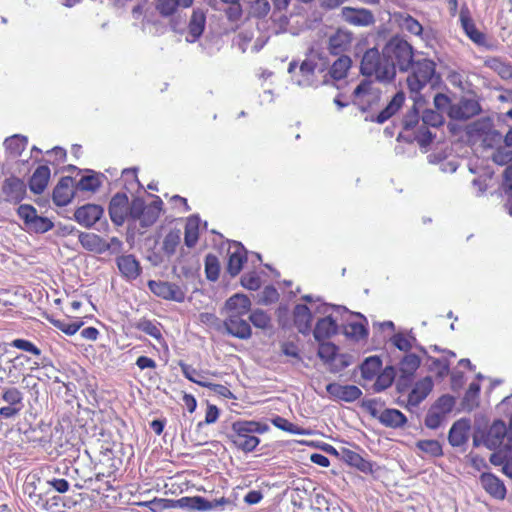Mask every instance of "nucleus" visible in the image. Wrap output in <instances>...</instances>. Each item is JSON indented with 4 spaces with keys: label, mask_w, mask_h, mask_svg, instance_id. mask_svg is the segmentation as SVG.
Instances as JSON below:
<instances>
[{
    "label": "nucleus",
    "mask_w": 512,
    "mask_h": 512,
    "mask_svg": "<svg viewBox=\"0 0 512 512\" xmlns=\"http://www.w3.org/2000/svg\"><path fill=\"white\" fill-rule=\"evenodd\" d=\"M227 504H230V500L225 497L209 501L201 496H185L177 500L155 498L143 503L144 506L148 507L153 512H160L172 507L197 511L223 510L222 507Z\"/></svg>",
    "instance_id": "1"
},
{
    "label": "nucleus",
    "mask_w": 512,
    "mask_h": 512,
    "mask_svg": "<svg viewBox=\"0 0 512 512\" xmlns=\"http://www.w3.org/2000/svg\"><path fill=\"white\" fill-rule=\"evenodd\" d=\"M473 445L485 446L489 450L502 448L505 453L512 451V432H508L502 420H495L489 427H476L473 434Z\"/></svg>",
    "instance_id": "2"
},
{
    "label": "nucleus",
    "mask_w": 512,
    "mask_h": 512,
    "mask_svg": "<svg viewBox=\"0 0 512 512\" xmlns=\"http://www.w3.org/2000/svg\"><path fill=\"white\" fill-rule=\"evenodd\" d=\"M409 70L411 72L406 82L413 94L418 95L427 86L434 88L441 81V75L436 71V63L426 57L417 55Z\"/></svg>",
    "instance_id": "3"
},
{
    "label": "nucleus",
    "mask_w": 512,
    "mask_h": 512,
    "mask_svg": "<svg viewBox=\"0 0 512 512\" xmlns=\"http://www.w3.org/2000/svg\"><path fill=\"white\" fill-rule=\"evenodd\" d=\"M232 432L228 435L231 442L243 452L249 453L256 449L260 439L255 434H263L269 430L265 423L239 420L232 423Z\"/></svg>",
    "instance_id": "4"
},
{
    "label": "nucleus",
    "mask_w": 512,
    "mask_h": 512,
    "mask_svg": "<svg viewBox=\"0 0 512 512\" xmlns=\"http://www.w3.org/2000/svg\"><path fill=\"white\" fill-rule=\"evenodd\" d=\"M360 71L363 75L374 76L381 82H390L395 78L392 62L384 57V48L381 53L377 48L368 49L362 57Z\"/></svg>",
    "instance_id": "5"
},
{
    "label": "nucleus",
    "mask_w": 512,
    "mask_h": 512,
    "mask_svg": "<svg viewBox=\"0 0 512 512\" xmlns=\"http://www.w3.org/2000/svg\"><path fill=\"white\" fill-rule=\"evenodd\" d=\"M326 57L318 51H312L307 58L301 63L297 71V63L292 61L288 66V73L294 84L300 87H312L318 85L316 71H323V67L318 66V61L324 60Z\"/></svg>",
    "instance_id": "6"
},
{
    "label": "nucleus",
    "mask_w": 512,
    "mask_h": 512,
    "mask_svg": "<svg viewBox=\"0 0 512 512\" xmlns=\"http://www.w3.org/2000/svg\"><path fill=\"white\" fill-rule=\"evenodd\" d=\"M384 57L392 62L395 72L397 69L400 72H408L416 59L413 47L400 37H392L384 45Z\"/></svg>",
    "instance_id": "7"
},
{
    "label": "nucleus",
    "mask_w": 512,
    "mask_h": 512,
    "mask_svg": "<svg viewBox=\"0 0 512 512\" xmlns=\"http://www.w3.org/2000/svg\"><path fill=\"white\" fill-rule=\"evenodd\" d=\"M363 407L385 427L398 429L407 423V417L401 411L394 408L379 409L374 399L365 401Z\"/></svg>",
    "instance_id": "8"
},
{
    "label": "nucleus",
    "mask_w": 512,
    "mask_h": 512,
    "mask_svg": "<svg viewBox=\"0 0 512 512\" xmlns=\"http://www.w3.org/2000/svg\"><path fill=\"white\" fill-rule=\"evenodd\" d=\"M17 214L23 220L26 229L34 233H45L54 226L53 222L37 214V210L29 204H22L17 209Z\"/></svg>",
    "instance_id": "9"
},
{
    "label": "nucleus",
    "mask_w": 512,
    "mask_h": 512,
    "mask_svg": "<svg viewBox=\"0 0 512 512\" xmlns=\"http://www.w3.org/2000/svg\"><path fill=\"white\" fill-rule=\"evenodd\" d=\"M148 287L154 295L164 300L181 303L186 297L185 289L176 283L150 280Z\"/></svg>",
    "instance_id": "10"
},
{
    "label": "nucleus",
    "mask_w": 512,
    "mask_h": 512,
    "mask_svg": "<svg viewBox=\"0 0 512 512\" xmlns=\"http://www.w3.org/2000/svg\"><path fill=\"white\" fill-rule=\"evenodd\" d=\"M331 309L333 307L328 304H322L316 308L317 312L327 314L324 318L317 321L313 331L314 338L318 342L328 339L337 333L338 326L336 320L328 314Z\"/></svg>",
    "instance_id": "11"
},
{
    "label": "nucleus",
    "mask_w": 512,
    "mask_h": 512,
    "mask_svg": "<svg viewBox=\"0 0 512 512\" xmlns=\"http://www.w3.org/2000/svg\"><path fill=\"white\" fill-rule=\"evenodd\" d=\"M353 40L354 34L350 30L338 28L328 37L327 49L331 55H345L344 53L350 50Z\"/></svg>",
    "instance_id": "12"
},
{
    "label": "nucleus",
    "mask_w": 512,
    "mask_h": 512,
    "mask_svg": "<svg viewBox=\"0 0 512 512\" xmlns=\"http://www.w3.org/2000/svg\"><path fill=\"white\" fill-rule=\"evenodd\" d=\"M340 16L343 21L353 26L367 27L375 23V17L372 11L366 8L346 6L341 9Z\"/></svg>",
    "instance_id": "13"
},
{
    "label": "nucleus",
    "mask_w": 512,
    "mask_h": 512,
    "mask_svg": "<svg viewBox=\"0 0 512 512\" xmlns=\"http://www.w3.org/2000/svg\"><path fill=\"white\" fill-rule=\"evenodd\" d=\"M480 103L475 98L462 97L450 110V118L458 121L468 120L481 112Z\"/></svg>",
    "instance_id": "14"
},
{
    "label": "nucleus",
    "mask_w": 512,
    "mask_h": 512,
    "mask_svg": "<svg viewBox=\"0 0 512 512\" xmlns=\"http://www.w3.org/2000/svg\"><path fill=\"white\" fill-rule=\"evenodd\" d=\"M245 316L226 315L224 328L226 332L238 339L247 340L252 336V329Z\"/></svg>",
    "instance_id": "15"
},
{
    "label": "nucleus",
    "mask_w": 512,
    "mask_h": 512,
    "mask_svg": "<svg viewBox=\"0 0 512 512\" xmlns=\"http://www.w3.org/2000/svg\"><path fill=\"white\" fill-rule=\"evenodd\" d=\"M2 193L5 196V201L18 204L26 196V185L21 179L12 176L4 180Z\"/></svg>",
    "instance_id": "16"
},
{
    "label": "nucleus",
    "mask_w": 512,
    "mask_h": 512,
    "mask_svg": "<svg viewBox=\"0 0 512 512\" xmlns=\"http://www.w3.org/2000/svg\"><path fill=\"white\" fill-rule=\"evenodd\" d=\"M128 203V197L124 193H117L111 198L109 215L115 225L121 226L128 218Z\"/></svg>",
    "instance_id": "17"
},
{
    "label": "nucleus",
    "mask_w": 512,
    "mask_h": 512,
    "mask_svg": "<svg viewBox=\"0 0 512 512\" xmlns=\"http://www.w3.org/2000/svg\"><path fill=\"white\" fill-rule=\"evenodd\" d=\"M459 18L461 26L469 39L479 46L486 45V36L476 28L467 5L464 4L461 7Z\"/></svg>",
    "instance_id": "18"
},
{
    "label": "nucleus",
    "mask_w": 512,
    "mask_h": 512,
    "mask_svg": "<svg viewBox=\"0 0 512 512\" xmlns=\"http://www.w3.org/2000/svg\"><path fill=\"white\" fill-rule=\"evenodd\" d=\"M404 101V93L401 91L397 92L379 113H371L369 116L366 117V120L383 124L400 110V108L404 104Z\"/></svg>",
    "instance_id": "19"
},
{
    "label": "nucleus",
    "mask_w": 512,
    "mask_h": 512,
    "mask_svg": "<svg viewBox=\"0 0 512 512\" xmlns=\"http://www.w3.org/2000/svg\"><path fill=\"white\" fill-rule=\"evenodd\" d=\"M103 208L96 204H86L76 209L75 220L86 228H91L103 215Z\"/></svg>",
    "instance_id": "20"
},
{
    "label": "nucleus",
    "mask_w": 512,
    "mask_h": 512,
    "mask_svg": "<svg viewBox=\"0 0 512 512\" xmlns=\"http://www.w3.org/2000/svg\"><path fill=\"white\" fill-rule=\"evenodd\" d=\"M482 488L493 498L503 500L506 497V487L496 475L484 472L479 477Z\"/></svg>",
    "instance_id": "21"
},
{
    "label": "nucleus",
    "mask_w": 512,
    "mask_h": 512,
    "mask_svg": "<svg viewBox=\"0 0 512 512\" xmlns=\"http://www.w3.org/2000/svg\"><path fill=\"white\" fill-rule=\"evenodd\" d=\"M74 180L70 176L60 179L53 190V201L57 206H66L70 203L75 192Z\"/></svg>",
    "instance_id": "22"
},
{
    "label": "nucleus",
    "mask_w": 512,
    "mask_h": 512,
    "mask_svg": "<svg viewBox=\"0 0 512 512\" xmlns=\"http://www.w3.org/2000/svg\"><path fill=\"white\" fill-rule=\"evenodd\" d=\"M228 265L227 272L235 277L238 275L243 267V263L246 261L247 251L245 247L240 243L234 241L228 250Z\"/></svg>",
    "instance_id": "23"
},
{
    "label": "nucleus",
    "mask_w": 512,
    "mask_h": 512,
    "mask_svg": "<svg viewBox=\"0 0 512 512\" xmlns=\"http://www.w3.org/2000/svg\"><path fill=\"white\" fill-rule=\"evenodd\" d=\"M326 391L333 398L345 402H353L362 395V391L357 386L338 383H329L326 386Z\"/></svg>",
    "instance_id": "24"
},
{
    "label": "nucleus",
    "mask_w": 512,
    "mask_h": 512,
    "mask_svg": "<svg viewBox=\"0 0 512 512\" xmlns=\"http://www.w3.org/2000/svg\"><path fill=\"white\" fill-rule=\"evenodd\" d=\"M251 309V300L244 294H235L225 302L226 315L247 316Z\"/></svg>",
    "instance_id": "25"
},
{
    "label": "nucleus",
    "mask_w": 512,
    "mask_h": 512,
    "mask_svg": "<svg viewBox=\"0 0 512 512\" xmlns=\"http://www.w3.org/2000/svg\"><path fill=\"white\" fill-rule=\"evenodd\" d=\"M116 262L122 276L129 280L136 279L141 273L140 263L132 254L119 256Z\"/></svg>",
    "instance_id": "26"
},
{
    "label": "nucleus",
    "mask_w": 512,
    "mask_h": 512,
    "mask_svg": "<svg viewBox=\"0 0 512 512\" xmlns=\"http://www.w3.org/2000/svg\"><path fill=\"white\" fill-rule=\"evenodd\" d=\"M470 421L468 419L457 420L450 428L448 441L453 447H460L468 440Z\"/></svg>",
    "instance_id": "27"
},
{
    "label": "nucleus",
    "mask_w": 512,
    "mask_h": 512,
    "mask_svg": "<svg viewBox=\"0 0 512 512\" xmlns=\"http://www.w3.org/2000/svg\"><path fill=\"white\" fill-rule=\"evenodd\" d=\"M433 380L427 376L415 383L413 389L408 395V405L418 406L432 391Z\"/></svg>",
    "instance_id": "28"
},
{
    "label": "nucleus",
    "mask_w": 512,
    "mask_h": 512,
    "mask_svg": "<svg viewBox=\"0 0 512 512\" xmlns=\"http://www.w3.org/2000/svg\"><path fill=\"white\" fill-rule=\"evenodd\" d=\"M206 24V15L201 9H194L188 25V42H195L203 34Z\"/></svg>",
    "instance_id": "29"
},
{
    "label": "nucleus",
    "mask_w": 512,
    "mask_h": 512,
    "mask_svg": "<svg viewBox=\"0 0 512 512\" xmlns=\"http://www.w3.org/2000/svg\"><path fill=\"white\" fill-rule=\"evenodd\" d=\"M353 94L357 99H360L362 111L371 108L372 104L380 99L379 92L372 90L370 84L364 82L355 88Z\"/></svg>",
    "instance_id": "30"
},
{
    "label": "nucleus",
    "mask_w": 512,
    "mask_h": 512,
    "mask_svg": "<svg viewBox=\"0 0 512 512\" xmlns=\"http://www.w3.org/2000/svg\"><path fill=\"white\" fill-rule=\"evenodd\" d=\"M50 179V169L46 165L39 166L33 173L29 181V188L35 194H41Z\"/></svg>",
    "instance_id": "31"
},
{
    "label": "nucleus",
    "mask_w": 512,
    "mask_h": 512,
    "mask_svg": "<svg viewBox=\"0 0 512 512\" xmlns=\"http://www.w3.org/2000/svg\"><path fill=\"white\" fill-rule=\"evenodd\" d=\"M294 323L298 331L306 334L311 329L312 314L310 309L304 304H298L293 311Z\"/></svg>",
    "instance_id": "32"
},
{
    "label": "nucleus",
    "mask_w": 512,
    "mask_h": 512,
    "mask_svg": "<svg viewBox=\"0 0 512 512\" xmlns=\"http://www.w3.org/2000/svg\"><path fill=\"white\" fill-rule=\"evenodd\" d=\"M420 365V358L416 354H407L400 362V372L402 373L399 381L398 388L401 390V386L407 382L413 373L418 369Z\"/></svg>",
    "instance_id": "33"
},
{
    "label": "nucleus",
    "mask_w": 512,
    "mask_h": 512,
    "mask_svg": "<svg viewBox=\"0 0 512 512\" xmlns=\"http://www.w3.org/2000/svg\"><path fill=\"white\" fill-rule=\"evenodd\" d=\"M162 204V200L155 196V200L145 206L141 217L138 219L142 227H149L156 222L160 215Z\"/></svg>",
    "instance_id": "34"
},
{
    "label": "nucleus",
    "mask_w": 512,
    "mask_h": 512,
    "mask_svg": "<svg viewBox=\"0 0 512 512\" xmlns=\"http://www.w3.org/2000/svg\"><path fill=\"white\" fill-rule=\"evenodd\" d=\"M404 139L407 142L416 141L421 147L430 145L433 141V135L427 125H419L410 135L399 134L398 139Z\"/></svg>",
    "instance_id": "35"
},
{
    "label": "nucleus",
    "mask_w": 512,
    "mask_h": 512,
    "mask_svg": "<svg viewBox=\"0 0 512 512\" xmlns=\"http://www.w3.org/2000/svg\"><path fill=\"white\" fill-rule=\"evenodd\" d=\"M194 0H157L156 10L163 17H169L176 13L179 7L189 8Z\"/></svg>",
    "instance_id": "36"
},
{
    "label": "nucleus",
    "mask_w": 512,
    "mask_h": 512,
    "mask_svg": "<svg viewBox=\"0 0 512 512\" xmlns=\"http://www.w3.org/2000/svg\"><path fill=\"white\" fill-rule=\"evenodd\" d=\"M79 242L86 250L98 254L105 252L104 239L99 235L89 232H80L78 235Z\"/></svg>",
    "instance_id": "37"
},
{
    "label": "nucleus",
    "mask_w": 512,
    "mask_h": 512,
    "mask_svg": "<svg viewBox=\"0 0 512 512\" xmlns=\"http://www.w3.org/2000/svg\"><path fill=\"white\" fill-rule=\"evenodd\" d=\"M339 57L332 63L329 69V75L333 80H342L347 76L352 66V60L347 55H338Z\"/></svg>",
    "instance_id": "38"
},
{
    "label": "nucleus",
    "mask_w": 512,
    "mask_h": 512,
    "mask_svg": "<svg viewBox=\"0 0 512 512\" xmlns=\"http://www.w3.org/2000/svg\"><path fill=\"white\" fill-rule=\"evenodd\" d=\"M343 459L350 466H353L364 473H371L373 471V465L370 461L364 459L360 454L355 451L344 449Z\"/></svg>",
    "instance_id": "39"
},
{
    "label": "nucleus",
    "mask_w": 512,
    "mask_h": 512,
    "mask_svg": "<svg viewBox=\"0 0 512 512\" xmlns=\"http://www.w3.org/2000/svg\"><path fill=\"white\" fill-rule=\"evenodd\" d=\"M200 218L197 215L190 216L187 220L184 233L185 245L192 248L199 239Z\"/></svg>",
    "instance_id": "40"
},
{
    "label": "nucleus",
    "mask_w": 512,
    "mask_h": 512,
    "mask_svg": "<svg viewBox=\"0 0 512 512\" xmlns=\"http://www.w3.org/2000/svg\"><path fill=\"white\" fill-rule=\"evenodd\" d=\"M484 65L496 72L502 79L512 78V65L498 57H490L484 61Z\"/></svg>",
    "instance_id": "41"
},
{
    "label": "nucleus",
    "mask_w": 512,
    "mask_h": 512,
    "mask_svg": "<svg viewBox=\"0 0 512 512\" xmlns=\"http://www.w3.org/2000/svg\"><path fill=\"white\" fill-rule=\"evenodd\" d=\"M382 361L378 356H370L361 364V375L365 380H372L379 373Z\"/></svg>",
    "instance_id": "42"
},
{
    "label": "nucleus",
    "mask_w": 512,
    "mask_h": 512,
    "mask_svg": "<svg viewBox=\"0 0 512 512\" xmlns=\"http://www.w3.org/2000/svg\"><path fill=\"white\" fill-rule=\"evenodd\" d=\"M376 376L377 378L373 384V389L375 392H382L392 385L396 376V370L393 366H387Z\"/></svg>",
    "instance_id": "43"
},
{
    "label": "nucleus",
    "mask_w": 512,
    "mask_h": 512,
    "mask_svg": "<svg viewBox=\"0 0 512 512\" xmlns=\"http://www.w3.org/2000/svg\"><path fill=\"white\" fill-rule=\"evenodd\" d=\"M27 143V137L16 134L7 138L4 142V145L6 149L11 153V155L14 157H19L25 150Z\"/></svg>",
    "instance_id": "44"
},
{
    "label": "nucleus",
    "mask_w": 512,
    "mask_h": 512,
    "mask_svg": "<svg viewBox=\"0 0 512 512\" xmlns=\"http://www.w3.org/2000/svg\"><path fill=\"white\" fill-rule=\"evenodd\" d=\"M2 400L7 403V405L19 407H24L23 404V393L16 387H7L2 390Z\"/></svg>",
    "instance_id": "45"
},
{
    "label": "nucleus",
    "mask_w": 512,
    "mask_h": 512,
    "mask_svg": "<svg viewBox=\"0 0 512 512\" xmlns=\"http://www.w3.org/2000/svg\"><path fill=\"white\" fill-rule=\"evenodd\" d=\"M181 241V231L179 229L171 230L163 240L162 250L167 256L175 253L176 248Z\"/></svg>",
    "instance_id": "46"
},
{
    "label": "nucleus",
    "mask_w": 512,
    "mask_h": 512,
    "mask_svg": "<svg viewBox=\"0 0 512 512\" xmlns=\"http://www.w3.org/2000/svg\"><path fill=\"white\" fill-rule=\"evenodd\" d=\"M404 135H410L419 126V112L416 108V103L406 113L402 121Z\"/></svg>",
    "instance_id": "47"
},
{
    "label": "nucleus",
    "mask_w": 512,
    "mask_h": 512,
    "mask_svg": "<svg viewBox=\"0 0 512 512\" xmlns=\"http://www.w3.org/2000/svg\"><path fill=\"white\" fill-rule=\"evenodd\" d=\"M248 320L259 329H268L271 327L270 315L262 309H255L248 315Z\"/></svg>",
    "instance_id": "48"
},
{
    "label": "nucleus",
    "mask_w": 512,
    "mask_h": 512,
    "mask_svg": "<svg viewBox=\"0 0 512 512\" xmlns=\"http://www.w3.org/2000/svg\"><path fill=\"white\" fill-rule=\"evenodd\" d=\"M416 447L423 453L431 457H440L443 455L442 445L437 440H419Z\"/></svg>",
    "instance_id": "49"
},
{
    "label": "nucleus",
    "mask_w": 512,
    "mask_h": 512,
    "mask_svg": "<svg viewBox=\"0 0 512 512\" xmlns=\"http://www.w3.org/2000/svg\"><path fill=\"white\" fill-rule=\"evenodd\" d=\"M74 185L76 190L94 192L100 187L101 182L97 175L91 174L82 176Z\"/></svg>",
    "instance_id": "50"
},
{
    "label": "nucleus",
    "mask_w": 512,
    "mask_h": 512,
    "mask_svg": "<svg viewBox=\"0 0 512 512\" xmlns=\"http://www.w3.org/2000/svg\"><path fill=\"white\" fill-rule=\"evenodd\" d=\"M49 321L54 327H56L57 329L61 330L63 333L69 336L74 335L83 325L82 321L67 322L65 320L55 318H49Z\"/></svg>",
    "instance_id": "51"
},
{
    "label": "nucleus",
    "mask_w": 512,
    "mask_h": 512,
    "mask_svg": "<svg viewBox=\"0 0 512 512\" xmlns=\"http://www.w3.org/2000/svg\"><path fill=\"white\" fill-rule=\"evenodd\" d=\"M271 422L275 427H277L283 431L289 432L291 434H296V435L306 434V431L303 428H300L299 426L294 425L293 423L289 422L287 419H285L281 416L274 417L271 420Z\"/></svg>",
    "instance_id": "52"
},
{
    "label": "nucleus",
    "mask_w": 512,
    "mask_h": 512,
    "mask_svg": "<svg viewBox=\"0 0 512 512\" xmlns=\"http://www.w3.org/2000/svg\"><path fill=\"white\" fill-rule=\"evenodd\" d=\"M206 276L211 281H216L220 273V265L218 258L212 254H208L205 258Z\"/></svg>",
    "instance_id": "53"
},
{
    "label": "nucleus",
    "mask_w": 512,
    "mask_h": 512,
    "mask_svg": "<svg viewBox=\"0 0 512 512\" xmlns=\"http://www.w3.org/2000/svg\"><path fill=\"white\" fill-rule=\"evenodd\" d=\"M455 405V398L451 395H442L431 406L434 410L438 411L445 416L450 413Z\"/></svg>",
    "instance_id": "54"
},
{
    "label": "nucleus",
    "mask_w": 512,
    "mask_h": 512,
    "mask_svg": "<svg viewBox=\"0 0 512 512\" xmlns=\"http://www.w3.org/2000/svg\"><path fill=\"white\" fill-rule=\"evenodd\" d=\"M338 348L331 342H325L324 340L319 342V348L317 355L320 359L325 362H331L335 359Z\"/></svg>",
    "instance_id": "55"
},
{
    "label": "nucleus",
    "mask_w": 512,
    "mask_h": 512,
    "mask_svg": "<svg viewBox=\"0 0 512 512\" xmlns=\"http://www.w3.org/2000/svg\"><path fill=\"white\" fill-rule=\"evenodd\" d=\"M392 343L401 351H404V352H407L409 351L412 346H413V343L416 342V338L414 335H412V333L410 332L407 336L402 334V333H398V334H395L393 337H392Z\"/></svg>",
    "instance_id": "56"
},
{
    "label": "nucleus",
    "mask_w": 512,
    "mask_h": 512,
    "mask_svg": "<svg viewBox=\"0 0 512 512\" xmlns=\"http://www.w3.org/2000/svg\"><path fill=\"white\" fill-rule=\"evenodd\" d=\"M136 328L157 340L162 337L160 328L151 320L141 319L137 322Z\"/></svg>",
    "instance_id": "57"
},
{
    "label": "nucleus",
    "mask_w": 512,
    "mask_h": 512,
    "mask_svg": "<svg viewBox=\"0 0 512 512\" xmlns=\"http://www.w3.org/2000/svg\"><path fill=\"white\" fill-rule=\"evenodd\" d=\"M399 24L403 30L413 35L419 36L422 34V25L410 15L401 16Z\"/></svg>",
    "instance_id": "58"
},
{
    "label": "nucleus",
    "mask_w": 512,
    "mask_h": 512,
    "mask_svg": "<svg viewBox=\"0 0 512 512\" xmlns=\"http://www.w3.org/2000/svg\"><path fill=\"white\" fill-rule=\"evenodd\" d=\"M422 123L431 127H439L444 123L443 114L437 110L426 109L422 115Z\"/></svg>",
    "instance_id": "59"
},
{
    "label": "nucleus",
    "mask_w": 512,
    "mask_h": 512,
    "mask_svg": "<svg viewBox=\"0 0 512 512\" xmlns=\"http://www.w3.org/2000/svg\"><path fill=\"white\" fill-rule=\"evenodd\" d=\"M345 334L349 337L359 340V339L365 338L368 333H367V329L363 323L350 322L345 327Z\"/></svg>",
    "instance_id": "60"
},
{
    "label": "nucleus",
    "mask_w": 512,
    "mask_h": 512,
    "mask_svg": "<svg viewBox=\"0 0 512 512\" xmlns=\"http://www.w3.org/2000/svg\"><path fill=\"white\" fill-rule=\"evenodd\" d=\"M492 128L493 122L488 117L479 119L471 125L472 132L480 137L488 134Z\"/></svg>",
    "instance_id": "61"
},
{
    "label": "nucleus",
    "mask_w": 512,
    "mask_h": 512,
    "mask_svg": "<svg viewBox=\"0 0 512 512\" xmlns=\"http://www.w3.org/2000/svg\"><path fill=\"white\" fill-rule=\"evenodd\" d=\"M434 106L437 111L440 113H446L450 117V110L453 107V104L450 101V98L443 94V93H437L434 96Z\"/></svg>",
    "instance_id": "62"
},
{
    "label": "nucleus",
    "mask_w": 512,
    "mask_h": 512,
    "mask_svg": "<svg viewBox=\"0 0 512 512\" xmlns=\"http://www.w3.org/2000/svg\"><path fill=\"white\" fill-rule=\"evenodd\" d=\"M445 415L439 413L430 407L425 417V425L430 429H437L440 427L442 421L444 420Z\"/></svg>",
    "instance_id": "63"
},
{
    "label": "nucleus",
    "mask_w": 512,
    "mask_h": 512,
    "mask_svg": "<svg viewBox=\"0 0 512 512\" xmlns=\"http://www.w3.org/2000/svg\"><path fill=\"white\" fill-rule=\"evenodd\" d=\"M492 160L498 165H506L512 161V150L499 147L492 155Z\"/></svg>",
    "instance_id": "64"
}]
</instances>
